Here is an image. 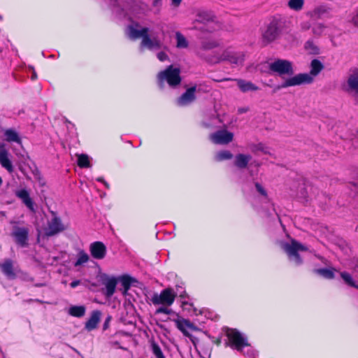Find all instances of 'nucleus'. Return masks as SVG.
Returning <instances> with one entry per match:
<instances>
[{
  "label": "nucleus",
  "instance_id": "obj_22",
  "mask_svg": "<svg viewBox=\"0 0 358 358\" xmlns=\"http://www.w3.org/2000/svg\"><path fill=\"white\" fill-rule=\"evenodd\" d=\"M215 15L210 10H199L196 13V21L200 23L206 24L214 22Z\"/></svg>",
  "mask_w": 358,
  "mask_h": 358
},
{
  "label": "nucleus",
  "instance_id": "obj_58",
  "mask_svg": "<svg viewBox=\"0 0 358 358\" xmlns=\"http://www.w3.org/2000/svg\"><path fill=\"white\" fill-rule=\"evenodd\" d=\"M36 286H43V284H41V285H36Z\"/></svg>",
  "mask_w": 358,
  "mask_h": 358
},
{
  "label": "nucleus",
  "instance_id": "obj_8",
  "mask_svg": "<svg viewBox=\"0 0 358 358\" xmlns=\"http://www.w3.org/2000/svg\"><path fill=\"white\" fill-rule=\"evenodd\" d=\"M283 27V22L279 18H273L263 34V38L268 43L275 40L280 35Z\"/></svg>",
  "mask_w": 358,
  "mask_h": 358
},
{
  "label": "nucleus",
  "instance_id": "obj_40",
  "mask_svg": "<svg viewBox=\"0 0 358 358\" xmlns=\"http://www.w3.org/2000/svg\"><path fill=\"white\" fill-rule=\"evenodd\" d=\"M220 123V120L217 117H213L210 119V122H203V126L206 128H215L218 126V124Z\"/></svg>",
  "mask_w": 358,
  "mask_h": 358
},
{
  "label": "nucleus",
  "instance_id": "obj_14",
  "mask_svg": "<svg viewBox=\"0 0 358 358\" xmlns=\"http://www.w3.org/2000/svg\"><path fill=\"white\" fill-rule=\"evenodd\" d=\"M89 250L91 256L97 260L104 259L107 253L106 246L101 241L92 243L89 246Z\"/></svg>",
  "mask_w": 358,
  "mask_h": 358
},
{
  "label": "nucleus",
  "instance_id": "obj_29",
  "mask_svg": "<svg viewBox=\"0 0 358 358\" xmlns=\"http://www.w3.org/2000/svg\"><path fill=\"white\" fill-rule=\"evenodd\" d=\"M85 313V308L83 306H73L69 309V314L76 317H81Z\"/></svg>",
  "mask_w": 358,
  "mask_h": 358
},
{
  "label": "nucleus",
  "instance_id": "obj_6",
  "mask_svg": "<svg viewBox=\"0 0 358 358\" xmlns=\"http://www.w3.org/2000/svg\"><path fill=\"white\" fill-rule=\"evenodd\" d=\"M281 247L288 255L289 259L299 266L302 264V259L299 255V251H306L307 248L295 240L290 243H282Z\"/></svg>",
  "mask_w": 358,
  "mask_h": 358
},
{
  "label": "nucleus",
  "instance_id": "obj_49",
  "mask_svg": "<svg viewBox=\"0 0 358 358\" xmlns=\"http://www.w3.org/2000/svg\"><path fill=\"white\" fill-rule=\"evenodd\" d=\"M110 320H111V317H110V316H108V317L106 319V320H105V322H104V324H103V330H106V329H108V325H109V322H110Z\"/></svg>",
  "mask_w": 358,
  "mask_h": 358
},
{
  "label": "nucleus",
  "instance_id": "obj_18",
  "mask_svg": "<svg viewBox=\"0 0 358 358\" xmlns=\"http://www.w3.org/2000/svg\"><path fill=\"white\" fill-rule=\"evenodd\" d=\"M15 196L20 199L26 207L32 213H36L34 202L30 197L29 192L25 189H21L15 192Z\"/></svg>",
  "mask_w": 358,
  "mask_h": 358
},
{
  "label": "nucleus",
  "instance_id": "obj_44",
  "mask_svg": "<svg viewBox=\"0 0 358 358\" xmlns=\"http://www.w3.org/2000/svg\"><path fill=\"white\" fill-rule=\"evenodd\" d=\"M137 7H139L138 5L137 4H135L132 6L131 8V13L135 17H137L138 18L139 16L138 15L141 13H144L145 11V8H140V10H141V12L140 11H136V8Z\"/></svg>",
  "mask_w": 358,
  "mask_h": 358
},
{
  "label": "nucleus",
  "instance_id": "obj_5",
  "mask_svg": "<svg viewBox=\"0 0 358 358\" xmlns=\"http://www.w3.org/2000/svg\"><path fill=\"white\" fill-rule=\"evenodd\" d=\"M180 73L179 68L173 67V65L169 66L164 71H160L157 75L159 87L162 89L164 83L166 82L170 87H176L181 82Z\"/></svg>",
  "mask_w": 358,
  "mask_h": 358
},
{
  "label": "nucleus",
  "instance_id": "obj_46",
  "mask_svg": "<svg viewBox=\"0 0 358 358\" xmlns=\"http://www.w3.org/2000/svg\"><path fill=\"white\" fill-rule=\"evenodd\" d=\"M168 306H164L163 307H160L157 310V313H164L169 315L171 313V310L167 308Z\"/></svg>",
  "mask_w": 358,
  "mask_h": 358
},
{
  "label": "nucleus",
  "instance_id": "obj_15",
  "mask_svg": "<svg viewBox=\"0 0 358 358\" xmlns=\"http://www.w3.org/2000/svg\"><path fill=\"white\" fill-rule=\"evenodd\" d=\"M53 217L48 222L46 234L49 236H54L65 229L61 219L52 213Z\"/></svg>",
  "mask_w": 358,
  "mask_h": 358
},
{
  "label": "nucleus",
  "instance_id": "obj_31",
  "mask_svg": "<svg viewBox=\"0 0 358 358\" xmlns=\"http://www.w3.org/2000/svg\"><path fill=\"white\" fill-rule=\"evenodd\" d=\"M314 273L320 275L321 276L324 277L327 279H332L334 278V269H329V268H318L315 269Z\"/></svg>",
  "mask_w": 358,
  "mask_h": 358
},
{
  "label": "nucleus",
  "instance_id": "obj_24",
  "mask_svg": "<svg viewBox=\"0 0 358 358\" xmlns=\"http://www.w3.org/2000/svg\"><path fill=\"white\" fill-rule=\"evenodd\" d=\"M252 157L250 155L238 154L234 159V165L239 169H244L247 167Z\"/></svg>",
  "mask_w": 358,
  "mask_h": 358
},
{
  "label": "nucleus",
  "instance_id": "obj_41",
  "mask_svg": "<svg viewBox=\"0 0 358 358\" xmlns=\"http://www.w3.org/2000/svg\"><path fill=\"white\" fill-rule=\"evenodd\" d=\"M255 189L257 192L261 194L262 196L266 197L267 196V192L266 189L264 188V187L259 182H255Z\"/></svg>",
  "mask_w": 358,
  "mask_h": 358
},
{
  "label": "nucleus",
  "instance_id": "obj_37",
  "mask_svg": "<svg viewBox=\"0 0 358 358\" xmlns=\"http://www.w3.org/2000/svg\"><path fill=\"white\" fill-rule=\"evenodd\" d=\"M341 276L347 285L355 288H358V285L355 284L352 277L350 273L347 272H341Z\"/></svg>",
  "mask_w": 358,
  "mask_h": 358
},
{
  "label": "nucleus",
  "instance_id": "obj_7",
  "mask_svg": "<svg viewBox=\"0 0 358 358\" xmlns=\"http://www.w3.org/2000/svg\"><path fill=\"white\" fill-rule=\"evenodd\" d=\"M177 296L173 288L168 287L163 289L160 294L154 293L151 301L154 305L171 306Z\"/></svg>",
  "mask_w": 358,
  "mask_h": 358
},
{
  "label": "nucleus",
  "instance_id": "obj_42",
  "mask_svg": "<svg viewBox=\"0 0 358 358\" xmlns=\"http://www.w3.org/2000/svg\"><path fill=\"white\" fill-rule=\"evenodd\" d=\"M256 150L258 151H261L264 154L271 155L270 148L262 143H259L258 145H257Z\"/></svg>",
  "mask_w": 358,
  "mask_h": 358
},
{
  "label": "nucleus",
  "instance_id": "obj_51",
  "mask_svg": "<svg viewBox=\"0 0 358 358\" xmlns=\"http://www.w3.org/2000/svg\"><path fill=\"white\" fill-rule=\"evenodd\" d=\"M80 284V280H73L71 282L70 284V286L72 288H75L77 286H78Z\"/></svg>",
  "mask_w": 358,
  "mask_h": 358
},
{
  "label": "nucleus",
  "instance_id": "obj_43",
  "mask_svg": "<svg viewBox=\"0 0 358 358\" xmlns=\"http://www.w3.org/2000/svg\"><path fill=\"white\" fill-rule=\"evenodd\" d=\"M312 23L310 21L301 22L299 26L300 29L303 31L309 30L310 28H312Z\"/></svg>",
  "mask_w": 358,
  "mask_h": 358
},
{
  "label": "nucleus",
  "instance_id": "obj_45",
  "mask_svg": "<svg viewBox=\"0 0 358 358\" xmlns=\"http://www.w3.org/2000/svg\"><path fill=\"white\" fill-rule=\"evenodd\" d=\"M157 59L161 62H164L167 59H169V57L167 54L164 52H159L157 55Z\"/></svg>",
  "mask_w": 358,
  "mask_h": 358
},
{
  "label": "nucleus",
  "instance_id": "obj_1",
  "mask_svg": "<svg viewBox=\"0 0 358 358\" xmlns=\"http://www.w3.org/2000/svg\"><path fill=\"white\" fill-rule=\"evenodd\" d=\"M139 27V24L136 22L134 25L131 24L127 26L126 33L128 37L131 40H136L142 38L141 42V48H146L150 50H158L162 48L163 43L157 36L150 37L149 35V29L148 27H143L141 29H137L136 27Z\"/></svg>",
  "mask_w": 358,
  "mask_h": 358
},
{
  "label": "nucleus",
  "instance_id": "obj_21",
  "mask_svg": "<svg viewBox=\"0 0 358 358\" xmlns=\"http://www.w3.org/2000/svg\"><path fill=\"white\" fill-rule=\"evenodd\" d=\"M100 317L101 312L99 310H94L85 323V329L89 331L95 329L100 322Z\"/></svg>",
  "mask_w": 358,
  "mask_h": 358
},
{
  "label": "nucleus",
  "instance_id": "obj_34",
  "mask_svg": "<svg viewBox=\"0 0 358 358\" xmlns=\"http://www.w3.org/2000/svg\"><path fill=\"white\" fill-rule=\"evenodd\" d=\"M78 165L80 168H89L91 166L90 158L87 155L81 154L78 155Z\"/></svg>",
  "mask_w": 358,
  "mask_h": 358
},
{
  "label": "nucleus",
  "instance_id": "obj_23",
  "mask_svg": "<svg viewBox=\"0 0 358 358\" xmlns=\"http://www.w3.org/2000/svg\"><path fill=\"white\" fill-rule=\"evenodd\" d=\"M0 268L3 274L8 279H15V273L13 271V262L10 259L5 260L2 264H0Z\"/></svg>",
  "mask_w": 358,
  "mask_h": 358
},
{
  "label": "nucleus",
  "instance_id": "obj_56",
  "mask_svg": "<svg viewBox=\"0 0 358 358\" xmlns=\"http://www.w3.org/2000/svg\"><path fill=\"white\" fill-rule=\"evenodd\" d=\"M36 73H35V72H34V73H33V75H32V76H31V79H32V80H34V79H36Z\"/></svg>",
  "mask_w": 358,
  "mask_h": 358
},
{
  "label": "nucleus",
  "instance_id": "obj_53",
  "mask_svg": "<svg viewBox=\"0 0 358 358\" xmlns=\"http://www.w3.org/2000/svg\"><path fill=\"white\" fill-rule=\"evenodd\" d=\"M248 110H249L248 108H239L238 109V113L239 114L245 113L248 112Z\"/></svg>",
  "mask_w": 358,
  "mask_h": 358
},
{
  "label": "nucleus",
  "instance_id": "obj_50",
  "mask_svg": "<svg viewBox=\"0 0 358 358\" xmlns=\"http://www.w3.org/2000/svg\"><path fill=\"white\" fill-rule=\"evenodd\" d=\"M305 48H306V49H308V48H311L313 50H314V49H315V48H316V47H315V46L313 45V42H311V41H307V42L306 43V44H305Z\"/></svg>",
  "mask_w": 358,
  "mask_h": 358
},
{
  "label": "nucleus",
  "instance_id": "obj_20",
  "mask_svg": "<svg viewBox=\"0 0 358 358\" xmlns=\"http://www.w3.org/2000/svg\"><path fill=\"white\" fill-rule=\"evenodd\" d=\"M9 153L3 143H0V164L9 173L13 171V166L9 159Z\"/></svg>",
  "mask_w": 358,
  "mask_h": 358
},
{
  "label": "nucleus",
  "instance_id": "obj_3",
  "mask_svg": "<svg viewBox=\"0 0 358 358\" xmlns=\"http://www.w3.org/2000/svg\"><path fill=\"white\" fill-rule=\"evenodd\" d=\"M226 335L228 338L227 345L247 355L249 358H257L255 351L248 343L247 338L241 332L236 329H227Z\"/></svg>",
  "mask_w": 358,
  "mask_h": 358
},
{
  "label": "nucleus",
  "instance_id": "obj_33",
  "mask_svg": "<svg viewBox=\"0 0 358 358\" xmlns=\"http://www.w3.org/2000/svg\"><path fill=\"white\" fill-rule=\"evenodd\" d=\"M327 27L321 22H315L313 24L312 32L315 36H320L325 31Z\"/></svg>",
  "mask_w": 358,
  "mask_h": 358
},
{
  "label": "nucleus",
  "instance_id": "obj_30",
  "mask_svg": "<svg viewBox=\"0 0 358 358\" xmlns=\"http://www.w3.org/2000/svg\"><path fill=\"white\" fill-rule=\"evenodd\" d=\"M233 157V155L229 150H221L217 152L215 155V160L217 162H222L224 160L231 159Z\"/></svg>",
  "mask_w": 358,
  "mask_h": 358
},
{
  "label": "nucleus",
  "instance_id": "obj_57",
  "mask_svg": "<svg viewBox=\"0 0 358 358\" xmlns=\"http://www.w3.org/2000/svg\"><path fill=\"white\" fill-rule=\"evenodd\" d=\"M182 306L187 305V304H188V302L185 301H182Z\"/></svg>",
  "mask_w": 358,
  "mask_h": 358
},
{
  "label": "nucleus",
  "instance_id": "obj_47",
  "mask_svg": "<svg viewBox=\"0 0 358 358\" xmlns=\"http://www.w3.org/2000/svg\"><path fill=\"white\" fill-rule=\"evenodd\" d=\"M350 266L355 273H358V259L353 261Z\"/></svg>",
  "mask_w": 358,
  "mask_h": 358
},
{
  "label": "nucleus",
  "instance_id": "obj_2",
  "mask_svg": "<svg viewBox=\"0 0 358 358\" xmlns=\"http://www.w3.org/2000/svg\"><path fill=\"white\" fill-rule=\"evenodd\" d=\"M323 69V64L320 60L314 59L310 62V71L309 73H299L294 76L287 78L280 85L277 86L275 90L303 84H310L314 81V77L318 76Z\"/></svg>",
  "mask_w": 358,
  "mask_h": 358
},
{
  "label": "nucleus",
  "instance_id": "obj_13",
  "mask_svg": "<svg viewBox=\"0 0 358 358\" xmlns=\"http://www.w3.org/2000/svg\"><path fill=\"white\" fill-rule=\"evenodd\" d=\"M15 238V243L21 247L27 245L29 229L27 227L14 226L11 234Z\"/></svg>",
  "mask_w": 358,
  "mask_h": 358
},
{
  "label": "nucleus",
  "instance_id": "obj_38",
  "mask_svg": "<svg viewBox=\"0 0 358 358\" xmlns=\"http://www.w3.org/2000/svg\"><path fill=\"white\" fill-rule=\"evenodd\" d=\"M151 349L156 358H165L161 348L155 341L151 343Z\"/></svg>",
  "mask_w": 358,
  "mask_h": 358
},
{
  "label": "nucleus",
  "instance_id": "obj_32",
  "mask_svg": "<svg viewBox=\"0 0 358 358\" xmlns=\"http://www.w3.org/2000/svg\"><path fill=\"white\" fill-rule=\"evenodd\" d=\"M176 47L178 48H186L188 47V41L186 38L179 31L176 33Z\"/></svg>",
  "mask_w": 358,
  "mask_h": 358
},
{
  "label": "nucleus",
  "instance_id": "obj_25",
  "mask_svg": "<svg viewBox=\"0 0 358 358\" xmlns=\"http://www.w3.org/2000/svg\"><path fill=\"white\" fill-rule=\"evenodd\" d=\"M118 281L120 282L121 285L123 287L122 291V294L126 295L131 287V283L134 282L135 280L128 275H123L117 278V282Z\"/></svg>",
  "mask_w": 358,
  "mask_h": 358
},
{
  "label": "nucleus",
  "instance_id": "obj_4",
  "mask_svg": "<svg viewBox=\"0 0 358 358\" xmlns=\"http://www.w3.org/2000/svg\"><path fill=\"white\" fill-rule=\"evenodd\" d=\"M245 54L243 52L235 51L231 48H227L222 53L216 54L208 57V63L218 64L222 62H228L231 64L242 66L245 61Z\"/></svg>",
  "mask_w": 358,
  "mask_h": 358
},
{
  "label": "nucleus",
  "instance_id": "obj_39",
  "mask_svg": "<svg viewBox=\"0 0 358 358\" xmlns=\"http://www.w3.org/2000/svg\"><path fill=\"white\" fill-rule=\"evenodd\" d=\"M349 22L357 29H358V7L355 8L349 16Z\"/></svg>",
  "mask_w": 358,
  "mask_h": 358
},
{
  "label": "nucleus",
  "instance_id": "obj_26",
  "mask_svg": "<svg viewBox=\"0 0 358 358\" xmlns=\"http://www.w3.org/2000/svg\"><path fill=\"white\" fill-rule=\"evenodd\" d=\"M349 87L358 94V69L353 70L348 79Z\"/></svg>",
  "mask_w": 358,
  "mask_h": 358
},
{
  "label": "nucleus",
  "instance_id": "obj_48",
  "mask_svg": "<svg viewBox=\"0 0 358 358\" xmlns=\"http://www.w3.org/2000/svg\"><path fill=\"white\" fill-rule=\"evenodd\" d=\"M182 0H171V6L174 8H178Z\"/></svg>",
  "mask_w": 358,
  "mask_h": 358
},
{
  "label": "nucleus",
  "instance_id": "obj_35",
  "mask_svg": "<svg viewBox=\"0 0 358 358\" xmlns=\"http://www.w3.org/2000/svg\"><path fill=\"white\" fill-rule=\"evenodd\" d=\"M304 5V0H289L287 3L288 7L293 10H301Z\"/></svg>",
  "mask_w": 358,
  "mask_h": 358
},
{
  "label": "nucleus",
  "instance_id": "obj_36",
  "mask_svg": "<svg viewBox=\"0 0 358 358\" xmlns=\"http://www.w3.org/2000/svg\"><path fill=\"white\" fill-rule=\"evenodd\" d=\"M326 11L327 10L325 9V8L320 6L315 8L313 10H312L309 13V15L313 20H316L320 19L322 17V15L326 13Z\"/></svg>",
  "mask_w": 358,
  "mask_h": 358
},
{
  "label": "nucleus",
  "instance_id": "obj_54",
  "mask_svg": "<svg viewBox=\"0 0 358 358\" xmlns=\"http://www.w3.org/2000/svg\"><path fill=\"white\" fill-rule=\"evenodd\" d=\"M179 296L181 299H185L187 296V294L185 292V291H182L181 292L179 293Z\"/></svg>",
  "mask_w": 358,
  "mask_h": 358
},
{
  "label": "nucleus",
  "instance_id": "obj_16",
  "mask_svg": "<svg viewBox=\"0 0 358 358\" xmlns=\"http://www.w3.org/2000/svg\"><path fill=\"white\" fill-rule=\"evenodd\" d=\"M177 328L182 332V334L189 338L191 340L192 336L188 332V329L196 331L199 329L189 320L186 319H178L175 320Z\"/></svg>",
  "mask_w": 358,
  "mask_h": 358
},
{
  "label": "nucleus",
  "instance_id": "obj_19",
  "mask_svg": "<svg viewBox=\"0 0 358 358\" xmlns=\"http://www.w3.org/2000/svg\"><path fill=\"white\" fill-rule=\"evenodd\" d=\"M227 80H234V81L236 82L238 88L243 93L250 92V91H257L259 90V87L257 85H255V84H253L252 82L247 81L243 79H237V78L232 79V78H224L222 80H220L219 81L222 82V81H227Z\"/></svg>",
  "mask_w": 358,
  "mask_h": 358
},
{
  "label": "nucleus",
  "instance_id": "obj_12",
  "mask_svg": "<svg viewBox=\"0 0 358 358\" xmlns=\"http://www.w3.org/2000/svg\"><path fill=\"white\" fill-rule=\"evenodd\" d=\"M234 134L225 129L210 134V140L215 144L226 145L233 141Z\"/></svg>",
  "mask_w": 358,
  "mask_h": 358
},
{
  "label": "nucleus",
  "instance_id": "obj_10",
  "mask_svg": "<svg viewBox=\"0 0 358 358\" xmlns=\"http://www.w3.org/2000/svg\"><path fill=\"white\" fill-rule=\"evenodd\" d=\"M219 45L220 43L216 40H203L201 41L200 46L197 48L196 53L198 57L208 62V60L207 59L208 57H213L216 54H219V52H213L212 54H207L206 52L217 48Z\"/></svg>",
  "mask_w": 358,
  "mask_h": 358
},
{
  "label": "nucleus",
  "instance_id": "obj_52",
  "mask_svg": "<svg viewBox=\"0 0 358 358\" xmlns=\"http://www.w3.org/2000/svg\"><path fill=\"white\" fill-rule=\"evenodd\" d=\"M96 180L103 182L106 188H109V184L102 177L98 178Z\"/></svg>",
  "mask_w": 358,
  "mask_h": 358
},
{
  "label": "nucleus",
  "instance_id": "obj_11",
  "mask_svg": "<svg viewBox=\"0 0 358 358\" xmlns=\"http://www.w3.org/2000/svg\"><path fill=\"white\" fill-rule=\"evenodd\" d=\"M101 278V284L104 286L103 292L107 298H110L115 292L117 278L107 274H103Z\"/></svg>",
  "mask_w": 358,
  "mask_h": 358
},
{
  "label": "nucleus",
  "instance_id": "obj_27",
  "mask_svg": "<svg viewBox=\"0 0 358 358\" xmlns=\"http://www.w3.org/2000/svg\"><path fill=\"white\" fill-rule=\"evenodd\" d=\"M89 260L90 256L88 255V254L83 250H80L77 254V259L74 263V266H80L87 263Z\"/></svg>",
  "mask_w": 358,
  "mask_h": 358
},
{
  "label": "nucleus",
  "instance_id": "obj_55",
  "mask_svg": "<svg viewBox=\"0 0 358 358\" xmlns=\"http://www.w3.org/2000/svg\"><path fill=\"white\" fill-rule=\"evenodd\" d=\"M162 0H154L153 2H152V5L154 6H157L159 3L161 2Z\"/></svg>",
  "mask_w": 358,
  "mask_h": 358
},
{
  "label": "nucleus",
  "instance_id": "obj_17",
  "mask_svg": "<svg viewBox=\"0 0 358 358\" xmlns=\"http://www.w3.org/2000/svg\"><path fill=\"white\" fill-rule=\"evenodd\" d=\"M196 86L188 88L178 99L177 104L180 106H185L192 103L195 99Z\"/></svg>",
  "mask_w": 358,
  "mask_h": 358
},
{
  "label": "nucleus",
  "instance_id": "obj_28",
  "mask_svg": "<svg viewBox=\"0 0 358 358\" xmlns=\"http://www.w3.org/2000/svg\"><path fill=\"white\" fill-rule=\"evenodd\" d=\"M4 136L5 138L8 142H15V143H20V138L17 134V132L12 129H6L4 131Z\"/></svg>",
  "mask_w": 358,
  "mask_h": 358
},
{
  "label": "nucleus",
  "instance_id": "obj_9",
  "mask_svg": "<svg viewBox=\"0 0 358 358\" xmlns=\"http://www.w3.org/2000/svg\"><path fill=\"white\" fill-rule=\"evenodd\" d=\"M269 69L279 76H292L294 74L292 63L285 59H278L270 63Z\"/></svg>",
  "mask_w": 358,
  "mask_h": 358
}]
</instances>
